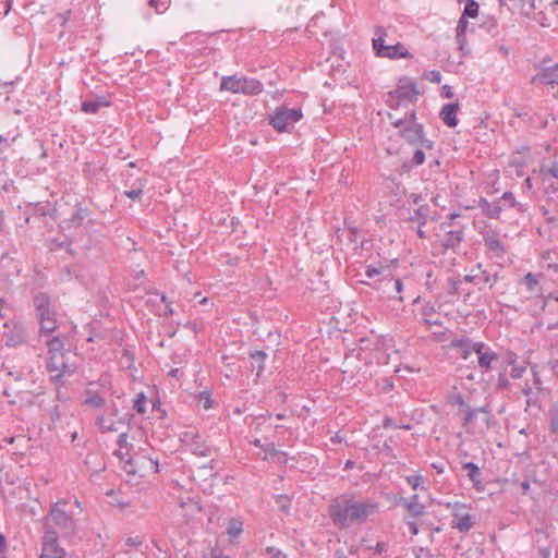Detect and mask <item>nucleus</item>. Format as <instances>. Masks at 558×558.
<instances>
[{
  "mask_svg": "<svg viewBox=\"0 0 558 558\" xmlns=\"http://www.w3.org/2000/svg\"><path fill=\"white\" fill-rule=\"evenodd\" d=\"M378 512V502L372 499L355 500L352 494L335 498L329 506V515L339 527L350 523H364L368 517Z\"/></svg>",
  "mask_w": 558,
  "mask_h": 558,
  "instance_id": "obj_1",
  "label": "nucleus"
},
{
  "mask_svg": "<svg viewBox=\"0 0 558 558\" xmlns=\"http://www.w3.org/2000/svg\"><path fill=\"white\" fill-rule=\"evenodd\" d=\"M80 508V500L75 499L71 502L68 499H60L52 502L49 508V514L45 519L44 530L46 531V524L52 526L57 532L64 538H71L77 532V522L74 518L73 508Z\"/></svg>",
  "mask_w": 558,
  "mask_h": 558,
  "instance_id": "obj_2",
  "label": "nucleus"
},
{
  "mask_svg": "<svg viewBox=\"0 0 558 558\" xmlns=\"http://www.w3.org/2000/svg\"><path fill=\"white\" fill-rule=\"evenodd\" d=\"M386 37L387 29L384 26H376L372 44L377 57L391 60L411 59L413 57L401 43L386 44Z\"/></svg>",
  "mask_w": 558,
  "mask_h": 558,
  "instance_id": "obj_3",
  "label": "nucleus"
},
{
  "mask_svg": "<svg viewBox=\"0 0 558 558\" xmlns=\"http://www.w3.org/2000/svg\"><path fill=\"white\" fill-rule=\"evenodd\" d=\"M114 454L123 463V470L128 474L143 475L146 471H151L154 473L159 472V461L157 457L153 458L141 452L130 456L129 452H123L120 448L114 452Z\"/></svg>",
  "mask_w": 558,
  "mask_h": 558,
  "instance_id": "obj_4",
  "label": "nucleus"
},
{
  "mask_svg": "<svg viewBox=\"0 0 558 558\" xmlns=\"http://www.w3.org/2000/svg\"><path fill=\"white\" fill-rule=\"evenodd\" d=\"M37 317L40 323V335H49L58 328L57 313L51 300L46 293H38L33 300Z\"/></svg>",
  "mask_w": 558,
  "mask_h": 558,
  "instance_id": "obj_5",
  "label": "nucleus"
},
{
  "mask_svg": "<svg viewBox=\"0 0 558 558\" xmlns=\"http://www.w3.org/2000/svg\"><path fill=\"white\" fill-rule=\"evenodd\" d=\"M220 90L253 96L260 94L264 90V85L253 77L230 75L221 78Z\"/></svg>",
  "mask_w": 558,
  "mask_h": 558,
  "instance_id": "obj_6",
  "label": "nucleus"
},
{
  "mask_svg": "<svg viewBox=\"0 0 558 558\" xmlns=\"http://www.w3.org/2000/svg\"><path fill=\"white\" fill-rule=\"evenodd\" d=\"M534 70L536 73L530 80L532 85L550 88L558 86V62L546 57L534 65Z\"/></svg>",
  "mask_w": 558,
  "mask_h": 558,
  "instance_id": "obj_7",
  "label": "nucleus"
},
{
  "mask_svg": "<svg viewBox=\"0 0 558 558\" xmlns=\"http://www.w3.org/2000/svg\"><path fill=\"white\" fill-rule=\"evenodd\" d=\"M498 279V271L494 266L484 267L481 263H477L468 275L463 276L465 283H473L480 291L486 288L493 289Z\"/></svg>",
  "mask_w": 558,
  "mask_h": 558,
  "instance_id": "obj_8",
  "label": "nucleus"
},
{
  "mask_svg": "<svg viewBox=\"0 0 558 558\" xmlns=\"http://www.w3.org/2000/svg\"><path fill=\"white\" fill-rule=\"evenodd\" d=\"M39 558H66L65 549L59 544V533L49 523L46 524Z\"/></svg>",
  "mask_w": 558,
  "mask_h": 558,
  "instance_id": "obj_9",
  "label": "nucleus"
},
{
  "mask_svg": "<svg viewBox=\"0 0 558 558\" xmlns=\"http://www.w3.org/2000/svg\"><path fill=\"white\" fill-rule=\"evenodd\" d=\"M447 507L452 510V527L457 529L460 533H469L475 524V518L465 511L468 506L460 502H454L453 505L449 502Z\"/></svg>",
  "mask_w": 558,
  "mask_h": 558,
  "instance_id": "obj_10",
  "label": "nucleus"
},
{
  "mask_svg": "<svg viewBox=\"0 0 558 558\" xmlns=\"http://www.w3.org/2000/svg\"><path fill=\"white\" fill-rule=\"evenodd\" d=\"M302 118V110L300 108H287V107H280L277 108L275 113L270 117V125L279 131L283 132L287 130V126L289 123H294L301 120Z\"/></svg>",
  "mask_w": 558,
  "mask_h": 558,
  "instance_id": "obj_11",
  "label": "nucleus"
},
{
  "mask_svg": "<svg viewBox=\"0 0 558 558\" xmlns=\"http://www.w3.org/2000/svg\"><path fill=\"white\" fill-rule=\"evenodd\" d=\"M375 288L380 290L389 300L403 301V296L401 295L403 282L400 278H393L390 275L384 276L376 282Z\"/></svg>",
  "mask_w": 558,
  "mask_h": 558,
  "instance_id": "obj_12",
  "label": "nucleus"
},
{
  "mask_svg": "<svg viewBox=\"0 0 558 558\" xmlns=\"http://www.w3.org/2000/svg\"><path fill=\"white\" fill-rule=\"evenodd\" d=\"M47 371L51 375L53 381H60L65 376H71L75 373L76 366L69 364L64 355L50 356L47 363Z\"/></svg>",
  "mask_w": 558,
  "mask_h": 558,
  "instance_id": "obj_13",
  "label": "nucleus"
},
{
  "mask_svg": "<svg viewBox=\"0 0 558 558\" xmlns=\"http://www.w3.org/2000/svg\"><path fill=\"white\" fill-rule=\"evenodd\" d=\"M397 129H400L399 135L403 137L409 144L417 145L422 140L424 128L421 123H405L402 119H397L391 122Z\"/></svg>",
  "mask_w": 558,
  "mask_h": 558,
  "instance_id": "obj_14",
  "label": "nucleus"
},
{
  "mask_svg": "<svg viewBox=\"0 0 558 558\" xmlns=\"http://www.w3.org/2000/svg\"><path fill=\"white\" fill-rule=\"evenodd\" d=\"M473 350L474 353L477 354L478 366L483 369V372L490 371L493 363L498 360V354L493 351L489 345L481 341L475 342Z\"/></svg>",
  "mask_w": 558,
  "mask_h": 558,
  "instance_id": "obj_15",
  "label": "nucleus"
},
{
  "mask_svg": "<svg viewBox=\"0 0 558 558\" xmlns=\"http://www.w3.org/2000/svg\"><path fill=\"white\" fill-rule=\"evenodd\" d=\"M389 95L392 98H396L398 104L402 102H411L416 100V96L418 95V90L415 83H399L397 89L390 92Z\"/></svg>",
  "mask_w": 558,
  "mask_h": 558,
  "instance_id": "obj_16",
  "label": "nucleus"
},
{
  "mask_svg": "<svg viewBox=\"0 0 558 558\" xmlns=\"http://www.w3.org/2000/svg\"><path fill=\"white\" fill-rule=\"evenodd\" d=\"M463 229L461 227L448 230L446 235L440 240L445 250H456L463 240Z\"/></svg>",
  "mask_w": 558,
  "mask_h": 558,
  "instance_id": "obj_17",
  "label": "nucleus"
},
{
  "mask_svg": "<svg viewBox=\"0 0 558 558\" xmlns=\"http://www.w3.org/2000/svg\"><path fill=\"white\" fill-rule=\"evenodd\" d=\"M459 110L458 104H445L440 110L439 117L442 122L449 126L454 128L458 124L457 112Z\"/></svg>",
  "mask_w": 558,
  "mask_h": 558,
  "instance_id": "obj_18",
  "label": "nucleus"
},
{
  "mask_svg": "<svg viewBox=\"0 0 558 558\" xmlns=\"http://www.w3.org/2000/svg\"><path fill=\"white\" fill-rule=\"evenodd\" d=\"M478 207L490 219H499L501 213L504 211V207L500 205L498 199L492 203L486 198L482 197L478 201Z\"/></svg>",
  "mask_w": 558,
  "mask_h": 558,
  "instance_id": "obj_19",
  "label": "nucleus"
},
{
  "mask_svg": "<svg viewBox=\"0 0 558 558\" xmlns=\"http://www.w3.org/2000/svg\"><path fill=\"white\" fill-rule=\"evenodd\" d=\"M252 360V368L256 371V375L260 376L265 369V361L268 354L263 350H254L248 353Z\"/></svg>",
  "mask_w": 558,
  "mask_h": 558,
  "instance_id": "obj_20",
  "label": "nucleus"
},
{
  "mask_svg": "<svg viewBox=\"0 0 558 558\" xmlns=\"http://www.w3.org/2000/svg\"><path fill=\"white\" fill-rule=\"evenodd\" d=\"M451 347L460 349L462 351L461 357L468 360L474 352L473 348L475 347V342H472L468 337L459 338L451 341Z\"/></svg>",
  "mask_w": 558,
  "mask_h": 558,
  "instance_id": "obj_21",
  "label": "nucleus"
},
{
  "mask_svg": "<svg viewBox=\"0 0 558 558\" xmlns=\"http://www.w3.org/2000/svg\"><path fill=\"white\" fill-rule=\"evenodd\" d=\"M498 202L504 207V210L506 208H514L518 213H524L525 211V205H523L520 202H517L514 195L511 192H505L499 198Z\"/></svg>",
  "mask_w": 558,
  "mask_h": 558,
  "instance_id": "obj_22",
  "label": "nucleus"
},
{
  "mask_svg": "<svg viewBox=\"0 0 558 558\" xmlns=\"http://www.w3.org/2000/svg\"><path fill=\"white\" fill-rule=\"evenodd\" d=\"M430 217V207L427 204L420 205L414 209L413 214L409 217L411 222H417L418 226L426 225Z\"/></svg>",
  "mask_w": 558,
  "mask_h": 558,
  "instance_id": "obj_23",
  "label": "nucleus"
},
{
  "mask_svg": "<svg viewBox=\"0 0 558 558\" xmlns=\"http://www.w3.org/2000/svg\"><path fill=\"white\" fill-rule=\"evenodd\" d=\"M465 283L463 277H449L447 280L446 291L450 296V301L452 298H458L463 292L462 284Z\"/></svg>",
  "mask_w": 558,
  "mask_h": 558,
  "instance_id": "obj_24",
  "label": "nucleus"
},
{
  "mask_svg": "<svg viewBox=\"0 0 558 558\" xmlns=\"http://www.w3.org/2000/svg\"><path fill=\"white\" fill-rule=\"evenodd\" d=\"M462 469L468 472V476H469L470 481L477 488L482 484V481H481L482 472H481V469L478 468V465L475 464L474 462H465V463H463Z\"/></svg>",
  "mask_w": 558,
  "mask_h": 558,
  "instance_id": "obj_25",
  "label": "nucleus"
},
{
  "mask_svg": "<svg viewBox=\"0 0 558 558\" xmlns=\"http://www.w3.org/2000/svg\"><path fill=\"white\" fill-rule=\"evenodd\" d=\"M102 106H109L104 97L96 100H85L82 102L81 110L85 113H97Z\"/></svg>",
  "mask_w": 558,
  "mask_h": 558,
  "instance_id": "obj_26",
  "label": "nucleus"
},
{
  "mask_svg": "<svg viewBox=\"0 0 558 558\" xmlns=\"http://www.w3.org/2000/svg\"><path fill=\"white\" fill-rule=\"evenodd\" d=\"M84 404L90 405L95 409H101L106 405V399L97 391L87 390Z\"/></svg>",
  "mask_w": 558,
  "mask_h": 558,
  "instance_id": "obj_27",
  "label": "nucleus"
},
{
  "mask_svg": "<svg viewBox=\"0 0 558 558\" xmlns=\"http://www.w3.org/2000/svg\"><path fill=\"white\" fill-rule=\"evenodd\" d=\"M407 509V514L403 521L415 520L425 513V506L423 504H410L403 506Z\"/></svg>",
  "mask_w": 558,
  "mask_h": 558,
  "instance_id": "obj_28",
  "label": "nucleus"
},
{
  "mask_svg": "<svg viewBox=\"0 0 558 558\" xmlns=\"http://www.w3.org/2000/svg\"><path fill=\"white\" fill-rule=\"evenodd\" d=\"M464 416H463V426L470 424L480 413H489V407L484 405L480 408L472 409L469 405L463 409Z\"/></svg>",
  "mask_w": 558,
  "mask_h": 558,
  "instance_id": "obj_29",
  "label": "nucleus"
},
{
  "mask_svg": "<svg viewBox=\"0 0 558 558\" xmlns=\"http://www.w3.org/2000/svg\"><path fill=\"white\" fill-rule=\"evenodd\" d=\"M243 532V521L239 518H231L228 522L227 533L231 539L238 538Z\"/></svg>",
  "mask_w": 558,
  "mask_h": 558,
  "instance_id": "obj_30",
  "label": "nucleus"
},
{
  "mask_svg": "<svg viewBox=\"0 0 558 558\" xmlns=\"http://www.w3.org/2000/svg\"><path fill=\"white\" fill-rule=\"evenodd\" d=\"M422 317L427 326L440 325L441 323L436 318V311L434 305L425 304L422 308Z\"/></svg>",
  "mask_w": 558,
  "mask_h": 558,
  "instance_id": "obj_31",
  "label": "nucleus"
},
{
  "mask_svg": "<svg viewBox=\"0 0 558 558\" xmlns=\"http://www.w3.org/2000/svg\"><path fill=\"white\" fill-rule=\"evenodd\" d=\"M46 343H47L48 351L51 356L64 355V352H63L64 343L59 337L54 336V337L50 338L49 340H47Z\"/></svg>",
  "mask_w": 558,
  "mask_h": 558,
  "instance_id": "obj_32",
  "label": "nucleus"
},
{
  "mask_svg": "<svg viewBox=\"0 0 558 558\" xmlns=\"http://www.w3.org/2000/svg\"><path fill=\"white\" fill-rule=\"evenodd\" d=\"M85 210L82 208L81 205L76 206L75 213L71 216L70 219L63 220L62 225L65 227H78L82 225L83 220L85 219Z\"/></svg>",
  "mask_w": 558,
  "mask_h": 558,
  "instance_id": "obj_33",
  "label": "nucleus"
},
{
  "mask_svg": "<svg viewBox=\"0 0 558 558\" xmlns=\"http://www.w3.org/2000/svg\"><path fill=\"white\" fill-rule=\"evenodd\" d=\"M548 421L551 433L558 435V396L549 409Z\"/></svg>",
  "mask_w": 558,
  "mask_h": 558,
  "instance_id": "obj_34",
  "label": "nucleus"
},
{
  "mask_svg": "<svg viewBox=\"0 0 558 558\" xmlns=\"http://www.w3.org/2000/svg\"><path fill=\"white\" fill-rule=\"evenodd\" d=\"M96 426L101 433L116 432L117 427L113 421H108L104 414H99L95 421Z\"/></svg>",
  "mask_w": 558,
  "mask_h": 558,
  "instance_id": "obj_35",
  "label": "nucleus"
},
{
  "mask_svg": "<svg viewBox=\"0 0 558 558\" xmlns=\"http://www.w3.org/2000/svg\"><path fill=\"white\" fill-rule=\"evenodd\" d=\"M486 248L494 254L495 257H502L506 253L505 245L499 240L489 241L487 245H485Z\"/></svg>",
  "mask_w": 558,
  "mask_h": 558,
  "instance_id": "obj_36",
  "label": "nucleus"
},
{
  "mask_svg": "<svg viewBox=\"0 0 558 558\" xmlns=\"http://www.w3.org/2000/svg\"><path fill=\"white\" fill-rule=\"evenodd\" d=\"M133 408L138 414H145L147 410V398L145 393L138 392L133 400Z\"/></svg>",
  "mask_w": 558,
  "mask_h": 558,
  "instance_id": "obj_37",
  "label": "nucleus"
},
{
  "mask_svg": "<svg viewBox=\"0 0 558 558\" xmlns=\"http://www.w3.org/2000/svg\"><path fill=\"white\" fill-rule=\"evenodd\" d=\"M466 27H468V21H466L465 16L462 15L458 21L457 35H456L457 41L461 47L463 46V44L465 41L464 33H465Z\"/></svg>",
  "mask_w": 558,
  "mask_h": 558,
  "instance_id": "obj_38",
  "label": "nucleus"
},
{
  "mask_svg": "<svg viewBox=\"0 0 558 558\" xmlns=\"http://www.w3.org/2000/svg\"><path fill=\"white\" fill-rule=\"evenodd\" d=\"M478 14V4L474 0H468L464 7L463 16L476 17Z\"/></svg>",
  "mask_w": 558,
  "mask_h": 558,
  "instance_id": "obj_39",
  "label": "nucleus"
},
{
  "mask_svg": "<svg viewBox=\"0 0 558 558\" xmlns=\"http://www.w3.org/2000/svg\"><path fill=\"white\" fill-rule=\"evenodd\" d=\"M170 3V0H150L149 7L153 8L158 14H161L169 9Z\"/></svg>",
  "mask_w": 558,
  "mask_h": 558,
  "instance_id": "obj_40",
  "label": "nucleus"
},
{
  "mask_svg": "<svg viewBox=\"0 0 558 558\" xmlns=\"http://www.w3.org/2000/svg\"><path fill=\"white\" fill-rule=\"evenodd\" d=\"M255 447L260 448L266 454L274 456L276 453V447L274 442H262L260 439L256 438L252 441Z\"/></svg>",
  "mask_w": 558,
  "mask_h": 558,
  "instance_id": "obj_41",
  "label": "nucleus"
},
{
  "mask_svg": "<svg viewBox=\"0 0 558 558\" xmlns=\"http://www.w3.org/2000/svg\"><path fill=\"white\" fill-rule=\"evenodd\" d=\"M407 483L414 489H423L424 477L421 474H413L407 476Z\"/></svg>",
  "mask_w": 558,
  "mask_h": 558,
  "instance_id": "obj_42",
  "label": "nucleus"
},
{
  "mask_svg": "<svg viewBox=\"0 0 558 558\" xmlns=\"http://www.w3.org/2000/svg\"><path fill=\"white\" fill-rule=\"evenodd\" d=\"M143 187H144V183L142 181H140L137 187L124 191V195L133 201H138V199H141V196L143 194Z\"/></svg>",
  "mask_w": 558,
  "mask_h": 558,
  "instance_id": "obj_43",
  "label": "nucleus"
},
{
  "mask_svg": "<svg viewBox=\"0 0 558 558\" xmlns=\"http://www.w3.org/2000/svg\"><path fill=\"white\" fill-rule=\"evenodd\" d=\"M276 502L279 505L280 509L284 513H289L291 501L290 498L287 495H277L276 496Z\"/></svg>",
  "mask_w": 558,
  "mask_h": 558,
  "instance_id": "obj_44",
  "label": "nucleus"
},
{
  "mask_svg": "<svg viewBox=\"0 0 558 558\" xmlns=\"http://www.w3.org/2000/svg\"><path fill=\"white\" fill-rule=\"evenodd\" d=\"M523 393L527 397V400H526V404L529 407H532V405H538V400L536 397H534L533 395H535L536 392L533 391V388L531 386H525L523 389H522Z\"/></svg>",
  "mask_w": 558,
  "mask_h": 558,
  "instance_id": "obj_45",
  "label": "nucleus"
},
{
  "mask_svg": "<svg viewBox=\"0 0 558 558\" xmlns=\"http://www.w3.org/2000/svg\"><path fill=\"white\" fill-rule=\"evenodd\" d=\"M410 160L412 161V165H414L415 167L423 165L425 161L424 150L417 147Z\"/></svg>",
  "mask_w": 558,
  "mask_h": 558,
  "instance_id": "obj_46",
  "label": "nucleus"
},
{
  "mask_svg": "<svg viewBox=\"0 0 558 558\" xmlns=\"http://www.w3.org/2000/svg\"><path fill=\"white\" fill-rule=\"evenodd\" d=\"M523 282L527 290L530 291H534V289L538 284L537 278L532 272H529L524 276Z\"/></svg>",
  "mask_w": 558,
  "mask_h": 558,
  "instance_id": "obj_47",
  "label": "nucleus"
},
{
  "mask_svg": "<svg viewBox=\"0 0 558 558\" xmlns=\"http://www.w3.org/2000/svg\"><path fill=\"white\" fill-rule=\"evenodd\" d=\"M511 372H510V376L514 379H519L523 376V374L525 373L526 371V366L524 364L522 365H519L518 363L514 364V365H511Z\"/></svg>",
  "mask_w": 558,
  "mask_h": 558,
  "instance_id": "obj_48",
  "label": "nucleus"
},
{
  "mask_svg": "<svg viewBox=\"0 0 558 558\" xmlns=\"http://www.w3.org/2000/svg\"><path fill=\"white\" fill-rule=\"evenodd\" d=\"M497 387L500 390H506L510 387V381L506 373H499L497 379Z\"/></svg>",
  "mask_w": 558,
  "mask_h": 558,
  "instance_id": "obj_49",
  "label": "nucleus"
},
{
  "mask_svg": "<svg viewBox=\"0 0 558 558\" xmlns=\"http://www.w3.org/2000/svg\"><path fill=\"white\" fill-rule=\"evenodd\" d=\"M449 402L452 405H459L460 408L464 409L468 407V404L464 402V399L461 393H454L449 397Z\"/></svg>",
  "mask_w": 558,
  "mask_h": 558,
  "instance_id": "obj_50",
  "label": "nucleus"
},
{
  "mask_svg": "<svg viewBox=\"0 0 558 558\" xmlns=\"http://www.w3.org/2000/svg\"><path fill=\"white\" fill-rule=\"evenodd\" d=\"M56 211V208L54 207H50V206H41L40 204H37L35 206V213L40 215V216H52Z\"/></svg>",
  "mask_w": 558,
  "mask_h": 558,
  "instance_id": "obj_51",
  "label": "nucleus"
},
{
  "mask_svg": "<svg viewBox=\"0 0 558 558\" xmlns=\"http://www.w3.org/2000/svg\"><path fill=\"white\" fill-rule=\"evenodd\" d=\"M483 241H484V245H487L489 241H494V240H497L498 239V233L496 230L494 229H487L485 230L483 233Z\"/></svg>",
  "mask_w": 558,
  "mask_h": 558,
  "instance_id": "obj_52",
  "label": "nucleus"
},
{
  "mask_svg": "<svg viewBox=\"0 0 558 558\" xmlns=\"http://www.w3.org/2000/svg\"><path fill=\"white\" fill-rule=\"evenodd\" d=\"M532 375H533V381H534V387H532L533 391L536 393L543 392L544 388L542 386V380H541L538 373L535 369H532Z\"/></svg>",
  "mask_w": 558,
  "mask_h": 558,
  "instance_id": "obj_53",
  "label": "nucleus"
},
{
  "mask_svg": "<svg viewBox=\"0 0 558 558\" xmlns=\"http://www.w3.org/2000/svg\"><path fill=\"white\" fill-rule=\"evenodd\" d=\"M192 453L198 457H207L210 453V449L207 446L195 445L192 448Z\"/></svg>",
  "mask_w": 558,
  "mask_h": 558,
  "instance_id": "obj_54",
  "label": "nucleus"
},
{
  "mask_svg": "<svg viewBox=\"0 0 558 558\" xmlns=\"http://www.w3.org/2000/svg\"><path fill=\"white\" fill-rule=\"evenodd\" d=\"M199 401L203 402V408L208 410L213 407V400L209 392L203 391L199 393Z\"/></svg>",
  "mask_w": 558,
  "mask_h": 558,
  "instance_id": "obj_55",
  "label": "nucleus"
},
{
  "mask_svg": "<svg viewBox=\"0 0 558 558\" xmlns=\"http://www.w3.org/2000/svg\"><path fill=\"white\" fill-rule=\"evenodd\" d=\"M518 354L513 351H507L505 356H504V361L506 364L508 365H514L518 363Z\"/></svg>",
  "mask_w": 558,
  "mask_h": 558,
  "instance_id": "obj_56",
  "label": "nucleus"
},
{
  "mask_svg": "<svg viewBox=\"0 0 558 558\" xmlns=\"http://www.w3.org/2000/svg\"><path fill=\"white\" fill-rule=\"evenodd\" d=\"M426 77L429 82L439 84L441 82L442 75L439 71L433 70L427 73Z\"/></svg>",
  "mask_w": 558,
  "mask_h": 558,
  "instance_id": "obj_57",
  "label": "nucleus"
},
{
  "mask_svg": "<svg viewBox=\"0 0 558 558\" xmlns=\"http://www.w3.org/2000/svg\"><path fill=\"white\" fill-rule=\"evenodd\" d=\"M416 146H418V148H422L423 150L424 149H433L434 142L426 138L425 133H423V137H422V140L418 141Z\"/></svg>",
  "mask_w": 558,
  "mask_h": 558,
  "instance_id": "obj_58",
  "label": "nucleus"
},
{
  "mask_svg": "<svg viewBox=\"0 0 558 558\" xmlns=\"http://www.w3.org/2000/svg\"><path fill=\"white\" fill-rule=\"evenodd\" d=\"M380 274H381V269H379L377 267H374L372 265L366 266L365 276L368 279H372V278H374L376 276H379Z\"/></svg>",
  "mask_w": 558,
  "mask_h": 558,
  "instance_id": "obj_59",
  "label": "nucleus"
},
{
  "mask_svg": "<svg viewBox=\"0 0 558 558\" xmlns=\"http://www.w3.org/2000/svg\"><path fill=\"white\" fill-rule=\"evenodd\" d=\"M266 553L271 557V558H286V555L278 548L276 547H267L266 548Z\"/></svg>",
  "mask_w": 558,
  "mask_h": 558,
  "instance_id": "obj_60",
  "label": "nucleus"
},
{
  "mask_svg": "<svg viewBox=\"0 0 558 558\" xmlns=\"http://www.w3.org/2000/svg\"><path fill=\"white\" fill-rule=\"evenodd\" d=\"M49 415H50V420L52 422H54V423L59 422L61 418V413H60L59 407L58 405L52 407L49 411Z\"/></svg>",
  "mask_w": 558,
  "mask_h": 558,
  "instance_id": "obj_61",
  "label": "nucleus"
},
{
  "mask_svg": "<svg viewBox=\"0 0 558 558\" xmlns=\"http://www.w3.org/2000/svg\"><path fill=\"white\" fill-rule=\"evenodd\" d=\"M404 523L409 526L412 535L418 534L420 530H418V525L415 520L404 521Z\"/></svg>",
  "mask_w": 558,
  "mask_h": 558,
  "instance_id": "obj_62",
  "label": "nucleus"
},
{
  "mask_svg": "<svg viewBox=\"0 0 558 558\" xmlns=\"http://www.w3.org/2000/svg\"><path fill=\"white\" fill-rule=\"evenodd\" d=\"M415 166L412 165V161L411 160H408V161H404L402 163V166L400 167V173L401 174H405V173H410L411 170L414 168Z\"/></svg>",
  "mask_w": 558,
  "mask_h": 558,
  "instance_id": "obj_63",
  "label": "nucleus"
},
{
  "mask_svg": "<svg viewBox=\"0 0 558 558\" xmlns=\"http://www.w3.org/2000/svg\"><path fill=\"white\" fill-rule=\"evenodd\" d=\"M547 173L550 174L553 178L557 179L558 180V162H553L548 169H547Z\"/></svg>",
  "mask_w": 558,
  "mask_h": 558,
  "instance_id": "obj_64",
  "label": "nucleus"
}]
</instances>
